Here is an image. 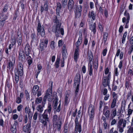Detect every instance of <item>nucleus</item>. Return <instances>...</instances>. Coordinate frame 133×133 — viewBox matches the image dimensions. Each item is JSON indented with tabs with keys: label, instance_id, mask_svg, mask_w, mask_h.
I'll list each match as a JSON object with an SVG mask.
<instances>
[{
	"label": "nucleus",
	"instance_id": "obj_1",
	"mask_svg": "<svg viewBox=\"0 0 133 133\" xmlns=\"http://www.w3.org/2000/svg\"><path fill=\"white\" fill-rule=\"evenodd\" d=\"M57 8L56 9V13L57 16H55V25L52 28V31L54 32L57 37L59 36V35L61 33L62 35L64 34V31L63 28H60L61 23V20L58 19L60 17L59 12L61 9L62 8V5L60 3L58 2L57 4Z\"/></svg>",
	"mask_w": 133,
	"mask_h": 133
},
{
	"label": "nucleus",
	"instance_id": "obj_2",
	"mask_svg": "<svg viewBox=\"0 0 133 133\" xmlns=\"http://www.w3.org/2000/svg\"><path fill=\"white\" fill-rule=\"evenodd\" d=\"M52 92V90L51 89H49L47 90L46 94L44 96L42 102V104H43V106H44L47 98L48 99L49 101L50 102L52 101V98L51 97Z\"/></svg>",
	"mask_w": 133,
	"mask_h": 133
},
{
	"label": "nucleus",
	"instance_id": "obj_3",
	"mask_svg": "<svg viewBox=\"0 0 133 133\" xmlns=\"http://www.w3.org/2000/svg\"><path fill=\"white\" fill-rule=\"evenodd\" d=\"M40 120V122L43 124L44 126L47 127V123L49 122V118L47 114L44 113L42 115Z\"/></svg>",
	"mask_w": 133,
	"mask_h": 133
},
{
	"label": "nucleus",
	"instance_id": "obj_4",
	"mask_svg": "<svg viewBox=\"0 0 133 133\" xmlns=\"http://www.w3.org/2000/svg\"><path fill=\"white\" fill-rule=\"evenodd\" d=\"M95 107L92 105H90L89 108V116L90 120H92L94 116Z\"/></svg>",
	"mask_w": 133,
	"mask_h": 133
},
{
	"label": "nucleus",
	"instance_id": "obj_5",
	"mask_svg": "<svg viewBox=\"0 0 133 133\" xmlns=\"http://www.w3.org/2000/svg\"><path fill=\"white\" fill-rule=\"evenodd\" d=\"M110 78V74L109 73L108 74L107 76H103V85L104 87H106L107 86L109 87Z\"/></svg>",
	"mask_w": 133,
	"mask_h": 133
},
{
	"label": "nucleus",
	"instance_id": "obj_6",
	"mask_svg": "<svg viewBox=\"0 0 133 133\" xmlns=\"http://www.w3.org/2000/svg\"><path fill=\"white\" fill-rule=\"evenodd\" d=\"M82 6L81 5H76L75 13L76 18H79L81 15Z\"/></svg>",
	"mask_w": 133,
	"mask_h": 133
},
{
	"label": "nucleus",
	"instance_id": "obj_7",
	"mask_svg": "<svg viewBox=\"0 0 133 133\" xmlns=\"http://www.w3.org/2000/svg\"><path fill=\"white\" fill-rule=\"evenodd\" d=\"M14 56L12 55L11 57V59L9 61V62L8 64V65L7 67L8 69H10L11 68V70H13L14 66L15 63V58Z\"/></svg>",
	"mask_w": 133,
	"mask_h": 133
},
{
	"label": "nucleus",
	"instance_id": "obj_8",
	"mask_svg": "<svg viewBox=\"0 0 133 133\" xmlns=\"http://www.w3.org/2000/svg\"><path fill=\"white\" fill-rule=\"evenodd\" d=\"M37 31L39 34H41L42 36L44 37L45 35L44 27V26L41 25L39 22H38L37 26Z\"/></svg>",
	"mask_w": 133,
	"mask_h": 133
},
{
	"label": "nucleus",
	"instance_id": "obj_9",
	"mask_svg": "<svg viewBox=\"0 0 133 133\" xmlns=\"http://www.w3.org/2000/svg\"><path fill=\"white\" fill-rule=\"evenodd\" d=\"M48 42V40L46 39L41 41L40 44V48L41 51L44 50L47 48Z\"/></svg>",
	"mask_w": 133,
	"mask_h": 133
},
{
	"label": "nucleus",
	"instance_id": "obj_10",
	"mask_svg": "<svg viewBox=\"0 0 133 133\" xmlns=\"http://www.w3.org/2000/svg\"><path fill=\"white\" fill-rule=\"evenodd\" d=\"M16 72L19 73V75L22 76L23 74V66L22 64L19 62L18 65V69L15 70Z\"/></svg>",
	"mask_w": 133,
	"mask_h": 133
},
{
	"label": "nucleus",
	"instance_id": "obj_11",
	"mask_svg": "<svg viewBox=\"0 0 133 133\" xmlns=\"http://www.w3.org/2000/svg\"><path fill=\"white\" fill-rule=\"evenodd\" d=\"M126 121L125 120H124L123 119L119 120L117 124V128H120L121 127L124 128L126 126Z\"/></svg>",
	"mask_w": 133,
	"mask_h": 133
},
{
	"label": "nucleus",
	"instance_id": "obj_12",
	"mask_svg": "<svg viewBox=\"0 0 133 133\" xmlns=\"http://www.w3.org/2000/svg\"><path fill=\"white\" fill-rule=\"evenodd\" d=\"M74 4V3L73 0H69L68 6L70 11H71L73 9Z\"/></svg>",
	"mask_w": 133,
	"mask_h": 133
},
{
	"label": "nucleus",
	"instance_id": "obj_13",
	"mask_svg": "<svg viewBox=\"0 0 133 133\" xmlns=\"http://www.w3.org/2000/svg\"><path fill=\"white\" fill-rule=\"evenodd\" d=\"M31 127V123H28L23 126V130L25 132H28L30 131V128Z\"/></svg>",
	"mask_w": 133,
	"mask_h": 133
},
{
	"label": "nucleus",
	"instance_id": "obj_14",
	"mask_svg": "<svg viewBox=\"0 0 133 133\" xmlns=\"http://www.w3.org/2000/svg\"><path fill=\"white\" fill-rule=\"evenodd\" d=\"M48 1L47 0L45 2L44 5V8L42 6H41V12H42L44 10L46 11H47L48 10Z\"/></svg>",
	"mask_w": 133,
	"mask_h": 133
},
{
	"label": "nucleus",
	"instance_id": "obj_15",
	"mask_svg": "<svg viewBox=\"0 0 133 133\" xmlns=\"http://www.w3.org/2000/svg\"><path fill=\"white\" fill-rule=\"evenodd\" d=\"M80 35H81L79 37L78 40L75 44L76 47V48H78V46L81 44L82 42V33L81 32Z\"/></svg>",
	"mask_w": 133,
	"mask_h": 133
},
{
	"label": "nucleus",
	"instance_id": "obj_16",
	"mask_svg": "<svg viewBox=\"0 0 133 133\" xmlns=\"http://www.w3.org/2000/svg\"><path fill=\"white\" fill-rule=\"evenodd\" d=\"M65 105H67L69 103L70 99V95L68 93H66L65 95Z\"/></svg>",
	"mask_w": 133,
	"mask_h": 133
},
{
	"label": "nucleus",
	"instance_id": "obj_17",
	"mask_svg": "<svg viewBox=\"0 0 133 133\" xmlns=\"http://www.w3.org/2000/svg\"><path fill=\"white\" fill-rule=\"evenodd\" d=\"M79 55V49L76 48L75 50L74 56V59L76 62L77 61Z\"/></svg>",
	"mask_w": 133,
	"mask_h": 133
},
{
	"label": "nucleus",
	"instance_id": "obj_18",
	"mask_svg": "<svg viewBox=\"0 0 133 133\" xmlns=\"http://www.w3.org/2000/svg\"><path fill=\"white\" fill-rule=\"evenodd\" d=\"M30 46L29 44H26L25 48V54L27 56H29L30 52Z\"/></svg>",
	"mask_w": 133,
	"mask_h": 133
},
{
	"label": "nucleus",
	"instance_id": "obj_19",
	"mask_svg": "<svg viewBox=\"0 0 133 133\" xmlns=\"http://www.w3.org/2000/svg\"><path fill=\"white\" fill-rule=\"evenodd\" d=\"M87 58L88 59L89 61L90 62H91L92 60L93 59V54L91 51H88Z\"/></svg>",
	"mask_w": 133,
	"mask_h": 133
},
{
	"label": "nucleus",
	"instance_id": "obj_20",
	"mask_svg": "<svg viewBox=\"0 0 133 133\" xmlns=\"http://www.w3.org/2000/svg\"><path fill=\"white\" fill-rule=\"evenodd\" d=\"M39 89V87L38 85H35L33 87L32 93L34 95H35Z\"/></svg>",
	"mask_w": 133,
	"mask_h": 133
},
{
	"label": "nucleus",
	"instance_id": "obj_21",
	"mask_svg": "<svg viewBox=\"0 0 133 133\" xmlns=\"http://www.w3.org/2000/svg\"><path fill=\"white\" fill-rule=\"evenodd\" d=\"M88 15L89 18H90L91 17L92 19L93 20H94L95 19L96 13L94 11H92L90 13L89 12Z\"/></svg>",
	"mask_w": 133,
	"mask_h": 133
},
{
	"label": "nucleus",
	"instance_id": "obj_22",
	"mask_svg": "<svg viewBox=\"0 0 133 133\" xmlns=\"http://www.w3.org/2000/svg\"><path fill=\"white\" fill-rule=\"evenodd\" d=\"M59 120L58 119L57 116L56 115H54L53 117L52 121L53 123V124L55 125H56L58 123Z\"/></svg>",
	"mask_w": 133,
	"mask_h": 133
},
{
	"label": "nucleus",
	"instance_id": "obj_23",
	"mask_svg": "<svg viewBox=\"0 0 133 133\" xmlns=\"http://www.w3.org/2000/svg\"><path fill=\"white\" fill-rule=\"evenodd\" d=\"M24 53L23 51H21L19 53V58L22 61H23L24 59Z\"/></svg>",
	"mask_w": 133,
	"mask_h": 133
},
{
	"label": "nucleus",
	"instance_id": "obj_24",
	"mask_svg": "<svg viewBox=\"0 0 133 133\" xmlns=\"http://www.w3.org/2000/svg\"><path fill=\"white\" fill-rule=\"evenodd\" d=\"M17 40L19 45H20L21 44L22 42V36L21 35L18 34L17 37Z\"/></svg>",
	"mask_w": 133,
	"mask_h": 133
},
{
	"label": "nucleus",
	"instance_id": "obj_25",
	"mask_svg": "<svg viewBox=\"0 0 133 133\" xmlns=\"http://www.w3.org/2000/svg\"><path fill=\"white\" fill-rule=\"evenodd\" d=\"M96 24L95 23H94V25H91L90 26V29L92 30L93 33L95 34L96 32Z\"/></svg>",
	"mask_w": 133,
	"mask_h": 133
},
{
	"label": "nucleus",
	"instance_id": "obj_26",
	"mask_svg": "<svg viewBox=\"0 0 133 133\" xmlns=\"http://www.w3.org/2000/svg\"><path fill=\"white\" fill-rule=\"evenodd\" d=\"M51 109L52 108L51 105L50 104H49L47 109L45 110L44 113H45V114H47V112H48L49 114L51 113Z\"/></svg>",
	"mask_w": 133,
	"mask_h": 133
},
{
	"label": "nucleus",
	"instance_id": "obj_27",
	"mask_svg": "<svg viewBox=\"0 0 133 133\" xmlns=\"http://www.w3.org/2000/svg\"><path fill=\"white\" fill-rule=\"evenodd\" d=\"M56 99H55L54 102L53 108L54 109H56L58 104V98H56Z\"/></svg>",
	"mask_w": 133,
	"mask_h": 133
},
{
	"label": "nucleus",
	"instance_id": "obj_28",
	"mask_svg": "<svg viewBox=\"0 0 133 133\" xmlns=\"http://www.w3.org/2000/svg\"><path fill=\"white\" fill-rule=\"evenodd\" d=\"M124 15L126 17L127 20V23H129V21L130 19V16L129 13L126 10L124 13Z\"/></svg>",
	"mask_w": 133,
	"mask_h": 133
},
{
	"label": "nucleus",
	"instance_id": "obj_29",
	"mask_svg": "<svg viewBox=\"0 0 133 133\" xmlns=\"http://www.w3.org/2000/svg\"><path fill=\"white\" fill-rule=\"evenodd\" d=\"M117 100L116 99H113L111 106V109L114 108L116 106Z\"/></svg>",
	"mask_w": 133,
	"mask_h": 133
},
{
	"label": "nucleus",
	"instance_id": "obj_30",
	"mask_svg": "<svg viewBox=\"0 0 133 133\" xmlns=\"http://www.w3.org/2000/svg\"><path fill=\"white\" fill-rule=\"evenodd\" d=\"M93 66L95 69H97L98 67V60L96 59L94 61L93 63Z\"/></svg>",
	"mask_w": 133,
	"mask_h": 133
},
{
	"label": "nucleus",
	"instance_id": "obj_31",
	"mask_svg": "<svg viewBox=\"0 0 133 133\" xmlns=\"http://www.w3.org/2000/svg\"><path fill=\"white\" fill-rule=\"evenodd\" d=\"M43 106L42 105V107L40 105H39L37 107V109L38 111L40 113H41L43 110Z\"/></svg>",
	"mask_w": 133,
	"mask_h": 133
},
{
	"label": "nucleus",
	"instance_id": "obj_32",
	"mask_svg": "<svg viewBox=\"0 0 133 133\" xmlns=\"http://www.w3.org/2000/svg\"><path fill=\"white\" fill-rule=\"evenodd\" d=\"M108 36V34L107 32H104L103 35V39L104 40V43H105L107 40Z\"/></svg>",
	"mask_w": 133,
	"mask_h": 133
},
{
	"label": "nucleus",
	"instance_id": "obj_33",
	"mask_svg": "<svg viewBox=\"0 0 133 133\" xmlns=\"http://www.w3.org/2000/svg\"><path fill=\"white\" fill-rule=\"evenodd\" d=\"M15 81L16 83L18 82L19 79V73L17 72H15Z\"/></svg>",
	"mask_w": 133,
	"mask_h": 133
},
{
	"label": "nucleus",
	"instance_id": "obj_34",
	"mask_svg": "<svg viewBox=\"0 0 133 133\" xmlns=\"http://www.w3.org/2000/svg\"><path fill=\"white\" fill-rule=\"evenodd\" d=\"M42 100V97L39 98H36L35 100V103L36 104H39L41 103Z\"/></svg>",
	"mask_w": 133,
	"mask_h": 133
},
{
	"label": "nucleus",
	"instance_id": "obj_35",
	"mask_svg": "<svg viewBox=\"0 0 133 133\" xmlns=\"http://www.w3.org/2000/svg\"><path fill=\"white\" fill-rule=\"evenodd\" d=\"M67 2L68 0H62L61 3L63 8H65L67 4Z\"/></svg>",
	"mask_w": 133,
	"mask_h": 133
},
{
	"label": "nucleus",
	"instance_id": "obj_36",
	"mask_svg": "<svg viewBox=\"0 0 133 133\" xmlns=\"http://www.w3.org/2000/svg\"><path fill=\"white\" fill-rule=\"evenodd\" d=\"M104 115L106 117L109 118L110 115V111L109 110H107L106 111L104 112Z\"/></svg>",
	"mask_w": 133,
	"mask_h": 133
},
{
	"label": "nucleus",
	"instance_id": "obj_37",
	"mask_svg": "<svg viewBox=\"0 0 133 133\" xmlns=\"http://www.w3.org/2000/svg\"><path fill=\"white\" fill-rule=\"evenodd\" d=\"M127 133H133V123H131L130 128L128 130Z\"/></svg>",
	"mask_w": 133,
	"mask_h": 133
},
{
	"label": "nucleus",
	"instance_id": "obj_38",
	"mask_svg": "<svg viewBox=\"0 0 133 133\" xmlns=\"http://www.w3.org/2000/svg\"><path fill=\"white\" fill-rule=\"evenodd\" d=\"M7 17L4 16L2 14H0V21L4 19H6Z\"/></svg>",
	"mask_w": 133,
	"mask_h": 133
},
{
	"label": "nucleus",
	"instance_id": "obj_39",
	"mask_svg": "<svg viewBox=\"0 0 133 133\" xmlns=\"http://www.w3.org/2000/svg\"><path fill=\"white\" fill-rule=\"evenodd\" d=\"M29 65H30L32 63V60L30 56H29L27 58Z\"/></svg>",
	"mask_w": 133,
	"mask_h": 133
},
{
	"label": "nucleus",
	"instance_id": "obj_40",
	"mask_svg": "<svg viewBox=\"0 0 133 133\" xmlns=\"http://www.w3.org/2000/svg\"><path fill=\"white\" fill-rule=\"evenodd\" d=\"M60 61V59L58 58H57L55 62V66L57 68H58L59 66V63Z\"/></svg>",
	"mask_w": 133,
	"mask_h": 133
},
{
	"label": "nucleus",
	"instance_id": "obj_41",
	"mask_svg": "<svg viewBox=\"0 0 133 133\" xmlns=\"http://www.w3.org/2000/svg\"><path fill=\"white\" fill-rule=\"evenodd\" d=\"M11 130L13 133H15L16 131V127L15 125H13L11 128Z\"/></svg>",
	"mask_w": 133,
	"mask_h": 133
},
{
	"label": "nucleus",
	"instance_id": "obj_42",
	"mask_svg": "<svg viewBox=\"0 0 133 133\" xmlns=\"http://www.w3.org/2000/svg\"><path fill=\"white\" fill-rule=\"evenodd\" d=\"M79 81H78L76 80H74V86L76 87V86H79Z\"/></svg>",
	"mask_w": 133,
	"mask_h": 133
},
{
	"label": "nucleus",
	"instance_id": "obj_43",
	"mask_svg": "<svg viewBox=\"0 0 133 133\" xmlns=\"http://www.w3.org/2000/svg\"><path fill=\"white\" fill-rule=\"evenodd\" d=\"M31 37L32 38V42H34L36 41V35L35 34H32L31 36Z\"/></svg>",
	"mask_w": 133,
	"mask_h": 133
},
{
	"label": "nucleus",
	"instance_id": "obj_44",
	"mask_svg": "<svg viewBox=\"0 0 133 133\" xmlns=\"http://www.w3.org/2000/svg\"><path fill=\"white\" fill-rule=\"evenodd\" d=\"M25 112L26 114H29L30 112V111L29 107H26L25 109Z\"/></svg>",
	"mask_w": 133,
	"mask_h": 133
},
{
	"label": "nucleus",
	"instance_id": "obj_45",
	"mask_svg": "<svg viewBox=\"0 0 133 133\" xmlns=\"http://www.w3.org/2000/svg\"><path fill=\"white\" fill-rule=\"evenodd\" d=\"M22 101L21 98L19 96L17 97L16 99V102L17 103L19 104L21 103Z\"/></svg>",
	"mask_w": 133,
	"mask_h": 133
},
{
	"label": "nucleus",
	"instance_id": "obj_46",
	"mask_svg": "<svg viewBox=\"0 0 133 133\" xmlns=\"http://www.w3.org/2000/svg\"><path fill=\"white\" fill-rule=\"evenodd\" d=\"M98 28L101 32H103V28L102 25L101 24H99L98 25Z\"/></svg>",
	"mask_w": 133,
	"mask_h": 133
},
{
	"label": "nucleus",
	"instance_id": "obj_47",
	"mask_svg": "<svg viewBox=\"0 0 133 133\" xmlns=\"http://www.w3.org/2000/svg\"><path fill=\"white\" fill-rule=\"evenodd\" d=\"M80 75L79 74H77L75 77V80H76L77 81H80Z\"/></svg>",
	"mask_w": 133,
	"mask_h": 133
},
{
	"label": "nucleus",
	"instance_id": "obj_48",
	"mask_svg": "<svg viewBox=\"0 0 133 133\" xmlns=\"http://www.w3.org/2000/svg\"><path fill=\"white\" fill-rule=\"evenodd\" d=\"M50 46L51 48L52 49H54L55 48V43L53 41H52L50 43Z\"/></svg>",
	"mask_w": 133,
	"mask_h": 133
},
{
	"label": "nucleus",
	"instance_id": "obj_49",
	"mask_svg": "<svg viewBox=\"0 0 133 133\" xmlns=\"http://www.w3.org/2000/svg\"><path fill=\"white\" fill-rule=\"evenodd\" d=\"M23 106L22 104H19L17 107V110L18 111H20L22 109Z\"/></svg>",
	"mask_w": 133,
	"mask_h": 133
},
{
	"label": "nucleus",
	"instance_id": "obj_50",
	"mask_svg": "<svg viewBox=\"0 0 133 133\" xmlns=\"http://www.w3.org/2000/svg\"><path fill=\"white\" fill-rule=\"evenodd\" d=\"M126 105V101L125 100H123L122 102L121 107H123L124 109L125 108Z\"/></svg>",
	"mask_w": 133,
	"mask_h": 133
},
{
	"label": "nucleus",
	"instance_id": "obj_51",
	"mask_svg": "<svg viewBox=\"0 0 133 133\" xmlns=\"http://www.w3.org/2000/svg\"><path fill=\"white\" fill-rule=\"evenodd\" d=\"M8 8V6L7 5H5L3 9L2 12H6Z\"/></svg>",
	"mask_w": 133,
	"mask_h": 133
},
{
	"label": "nucleus",
	"instance_id": "obj_52",
	"mask_svg": "<svg viewBox=\"0 0 133 133\" xmlns=\"http://www.w3.org/2000/svg\"><path fill=\"white\" fill-rule=\"evenodd\" d=\"M113 97L114 98L113 99H116L117 100V94L115 93V92H113L112 94Z\"/></svg>",
	"mask_w": 133,
	"mask_h": 133
},
{
	"label": "nucleus",
	"instance_id": "obj_53",
	"mask_svg": "<svg viewBox=\"0 0 133 133\" xmlns=\"http://www.w3.org/2000/svg\"><path fill=\"white\" fill-rule=\"evenodd\" d=\"M59 123H58L56 125H57V128L58 130H60L61 124V121H59Z\"/></svg>",
	"mask_w": 133,
	"mask_h": 133
},
{
	"label": "nucleus",
	"instance_id": "obj_54",
	"mask_svg": "<svg viewBox=\"0 0 133 133\" xmlns=\"http://www.w3.org/2000/svg\"><path fill=\"white\" fill-rule=\"evenodd\" d=\"M61 110V104L59 103L57 109L54 111V112L55 113L56 112H59Z\"/></svg>",
	"mask_w": 133,
	"mask_h": 133
},
{
	"label": "nucleus",
	"instance_id": "obj_55",
	"mask_svg": "<svg viewBox=\"0 0 133 133\" xmlns=\"http://www.w3.org/2000/svg\"><path fill=\"white\" fill-rule=\"evenodd\" d=\"M37 115L38 113L37 112H36L34 114L33 116V118L34 120H36L37 119Z\"/></svg>",
	"mask_w": 133,
	"mask_h": 133
},
{
	"label": "nucleus",
	"instance_id": "obj_56",
	"mask_svg": "<svg viewBox=\"0 0 133 133\" xmlns=\"http://www.w3.org/2000/svg\"><path fill=\"white\" fill-rule=\"evenodd\" d=\"M112 112L113 116L114 117H115L116 114V109H113Z\"/></svg>",
	"mask_w": 133,
	"mask_h": 133
},
{
	"label": "nucleus",
	"instance_id": "obj_57",
	"mask_svg": "<svg viewBox=\"0 0 133 133\" xmlns=\"http://www.w3.org/2000/svg\"><path fill=\"white\" fill-rule=\"evenodd\" d=\"M75 124L76 126V128H77V125H78L79 124L78 123V118L77 117H76L75 118Z\"/></svg>",
	"mask_w": 133,
	"mask_h": 133
},
{
	"label": "nucleus",
	"instance_id": "obj_58",
	"mask_svg": "<svg viewBox=\"0 0 133 133\" xmlns=\"http://www.w3.org/2000/svg\"><path fill=\"white\" fill-rule=\"evenodd\" d=\"M18 115L16 114H15L12 116V118L14 120L17 119L18 118Z\"/></svg>",
	"mask_w": 133,
	"mask_h": 133
},
{
	"label": "nucleus",
	"instance_id": "obj_59",
	"mask_svg": "<svg viewBox=\"0 0 133 133\" xmlns=\"http://www.w3.org/2000/svg\"><path fill=\"white\" fill-rule=\"evenodd\" d=\"M56 94L57 93L56 92H53L52 95L53 99L55 98V99H56V98H58L57 97Z\"/></svg>",
	"mask_w": 133,
	"mask_h": 133
},
{
	"label": "nucleus",
	"instance_id": "obj_60",
	"mask_svg": "<svg viewBox=\"0 0 133 133\" xmlns=\"http://www.w3.org/2000/svg\"><path fill=\"white\" fill-rule=\"evenodd\" d=\"M77 127L78 129V131L79 132H81V127L80 124L78 125H77Z\"/></svg>",
	"mask_w": 133,
	"mask_h": 133
},
{
	"label": "nucleus",
	"instance_id": "obj_61",
	"mask_svg": "<svg viewBox=\"0 0 133 133\" xmlns=\"http://www.w3.org/2000/svg\"><path fill=\"white\" fill-rule=\"evenodd\" d=\"M97 6H98V7L99 8V11L101 12H103V10L102 9V8H101V7L99 6L98 5H97L96 6V7L97 9Z\"/></svg>",
	"mask_w": 133,
	"mask_h": 133
},
{
	"label": "nucleus",
	"instance_id": "obj_62",
	"mask_svg": "<svg viewBox=\"0 0 133 133\" xmlns=\"http://www.w3.org/2000/svg\"><path fill=\"white\" fill-rule=\"evenodd\" d=\"M107 51V49H105L103 50L102 52V54L103 56H104L106 55Z\"/></svg>",
	"mask_w": 133,
	"mask_h": 133
},
{
	"label": "nucleus",
	"instance_id": "obj_63",
	"mask_svg": "<svg viewBox=\"0 0 133 133\" xmlns=\"http://www.w3.org/2000/svg\"><path fill=\"white\" fill-rule=\"evenodd\" d=\"M133 110H132L131 109H129L128 111V114L129 115H130L132 113Z\"/></svg>",
	"mask_w": 133,
	"mask_h": 133
},
{
	"label": "nucleus",
	"instance_id": "obj_64",
	"mask_svg": "<svg viewBox=\"0 0 133 133\" xmlns=\"http://www.w3.org/2000/svg\"><path fill=\"white\" fill-rule=\"evenodd\" d=\"M23 117L22 115H20L18 117V121L20 122H21L22 121Z\"/></svg>",
	"mask_w": 133,
	"mask_h": 133
}]
</instances>
